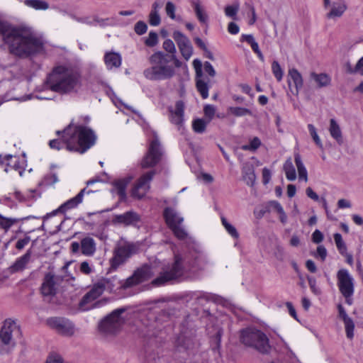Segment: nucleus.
I'll return each instance as SVG.
<instances>
[{
  "mask_svg": "<svg viewBox=\"0 0 363 363\" xmlns=\"http://www.w3.org/2000/svg\"><path fill=\"white\" fill-rule=\"evenodd\" d=\"M0 35L10 53L18 57H27L43 49L42 39L28 28L0 21Z\"/></svg>",
  "mask_w": 363,
  "mask_h": 363,
  "instance_id": "1",
  "label": "nucleus"
},
{
  "mask_svg": "<svg viewBox=\"0 0 363 363\" xmlns=\"http://www.w3.org/2000/svg\"><path fill=\"white\" fill-rule=\"evenodd\" d=\"M49 88L60 94H78L83 86L81 70L71 65H58L53 68L48 79Z\"/></svg>",
  "mask_w": 363,
  "mask_h": 363,
  "instance_id": "2",
  "label": "nucleus"
},
{
  "mask_svg": "<svg viewBox=\"0 0 363 363\" xmlns=\"http://www.w3.org/2000/svg\"><path fill=\"white\" fill-rule=\"evenodd\" d=\"M62 140L69 151L82 154L95 144L96 135L90 128L71 123L63 130Z\"/></svg>",
  "mask_w": 363,
  "mask_h": 363,
  "instance_id": "3",
  "label": "nucleus"
},
{
  "mask_svg": "<svg viewBox=\"0 0 363 363\" xmlns=\"http://www.w3.org/2000/svg\"><path fill=\"white\" fill-rule=\"evenodd\" d=\"M149 62L151 67L143 71L144 77L152 81H160L172 78L175 74V69L172 64L169 62V55L162 52H156L152 54Z\"/></svg>",
  "mask_w": 363,
  "mask_h": 363,
  "instance_id": "4",
  "label": "nucleus"
},
{
  "mask_svg": "<svg viewBox=\"0 0 363 363\" xmlns=\"http://www.w3.org/2000/svg\"><path fill=\"white\" fill-rule=\"evenodd\" d=\"M240 342L247 347L254 348L261 353H267L270 350L268 337L260 330L247 328L240 331Z\"/></svg>",
  "mask_w": 363,
  "mask_h": 363,
  "instance_id": "5",
  "label": "nucleus"
},
{
  "mask_svg": "<svg viewBox=\"0 0 363 363\" xmlns=\"http://www.w3.org/2000/svg\"><path fill=\"white\" fill-rule=\"evenodd\" d=\"M116 278H102L94 284L91 289L86 293L79 302V306L82 311H87L92 307L91 304L99 298L104 291H112L115 287Z\"/></svg>",
  "mask_w": 363,
  "mask_h": 363,
  "instance_id": "6",
  "label": "nucleus"
},
{
  "mask_svg": "<svg viewBox=\"0 0 363 363\" xmlns=\"http://www.w3.org/2000/svg\"><path fill=\"white\" fill-rule=\"evenodd\" d=\"M184 273V267L182 264V257L179 255H175L174 263L164 269L160 275L152 281V284L157 286L162 285L167 281L178 279Z\"/></svg>",
  "mask_w": 363,
  "mask_h": 363,
  "instance_id": "7",
  "label": "nucleus"
},
{
  "mask_svg": "<svg viewBox=\"0 0 363 363\" xmlns=\"http://www.w3.org/2000/svg\"><path fill=\"white\" fill-rule=\"evenodd\" d=\"M163 216L167 226L178 239L184 240L187 237L186 232L181 225L184 218L174 208H165Z\"/></svg>",
  "mask_w": 363,
  "mask_h": 363,
  "instance_id": "8",
  "label": "nucleus"
},
{
  "mask_svg": "<svg viewBox=\"0 0 363 363\" xmlns=\"http://www.w3.org/2000/svg\"><path fill=\"white\" fill-rule=\"evenodd\" d=\"M354 281L352 276L346 269H341L337 272V285L342 295L345 298L346 303L352 304L351 297L354 291Z\"/></svg>",
  "mask_w": 363,
  "mask_h": 363,
  "instance_id": "9",
  "label": "nucleus"
},
{
  "mask_svg": "<svg viewBox=\"0 0 363 363\" xmlns=\"http://www.w3.org/2000/svg\"><path fill=\"white\" fill-rule=\"evenodd\" d=\"M123 312V309L114 311L101 322L99 325L100 330L111 335H114L119 332L124 323V320L121 316Z\"/></svg>",
  "mask_w": 363,
  "mask_h": 363,
  "instance_id": "10",
  "label": "nucleus"
},
{
  "mask_svg": "<svg viewBox=\"0 0 363 363\" xmlns=\"http://www.w3.org/2000/svg\"><path fill=\"white\" fill-rule=\"evenodd\" d=\"M136 252L137 247L133 244L123 243L118 245L114 250L113 257L111 259V267L117 269Z\"/></svg>",
  "mask_w": 363,
  "mask_h": 363,
  "instance_id": "11",
  "label": "nucleus"
},
{
  "mask_svg": "<svg viewBox=\"0 0 363 363\" xmlns=\"http://www.w3.org/2000/svg\"><path fill=\"white\" fill-rule=\"evenodd\" d=\"M47 325L58 334L71 337L75 333V326L69 320L62 317H52L46 320Z\"/></svg>",
  "mask_w": 363,
  "mask_h": 363,
  "instance_id": "12",
  "label": "nucleus"
},
{
  "mask_svg": "<svg viewBox=\"0 0 363 363\" xmlns=\"http://www.w3.org/2000/svg\"><path fill=\"white\" fill-rule=\"evenodd\" d=\"M162 152L157 137L150 143L147 154L141 161L143 168H150L155 166L160 160Z\"/></svg>",
  "mask_w": 363,
  "mask_h": 363,
  "instance_id": "13",
  "label": "nucleus"
},
{
  "mask_svg": "<svg viewBox=\"0 0 363 363\" xmlns=\"http://www.w3.org/2000/svg\"><path fill=\"white\" fill-rule=\"evenodd\" d=\"M19 333L20 328L16 323L11 319H6L0 330V340L4 345L12 349L15 346L13 335Z\"/></svg>",
  "mask_w": 363,
  "mask_h": 363,
  "instance_id": "14",
  "label": "nucleus"
},
{
  "mask_svg": "<svg viewBox=\"0 0 363 363\" xmlns=\"http://www.w3.org/2000/svg\"><path fill=\"white\" fill-rule=\"evenodd\" d=\"M154 274L155 272L151 267L144 265L138 269L131 277H128L122 286L123 288H128L136 285L150 279Z\"/></svg>",
  "mask_w": 363,
  "mask_h": 363,
  "instance_id": "15",
  "label": "nucleus"
},
{
  "mask_svg": "<svg viewBox=\"0 0 363 363\" xmlns=\"http://www.w3.org/2000/svg\"><path fill=\"white\" fill-rule=\"evenodd\" d=\"M1 164L6 172L15 171L19 176H22L26 166V160L24 157L7 155L1 160Z\"/></svg>",
  "mask_w": 363,
  "mask_h": 363,
  "instance_id": "16",
  "label": "nucleus"
},
{
  "mask_svg": "<svg viewBox=\"0 0 363 363\" xmlns=\"http://www.w3.org/2000/svg\"><path fill=\"white\" fill-rule=\"evenodd\" d=\"M155 171H150L143 174L138 180L132 190V196L140 199L143 198L150 189V183L155 175Z\"/></svg>",
  "mask_w": 363,
  "mask_h": 363,
  "instance_id": "17",
  "label": "nucleus"
},
{
  "mask_svg": "<svg viewBox=\"0 0 363 363\" xmlns=\"http://www.w3.org/2000/svg\"><path fill=\"white\" fill-rule=\"evenodd\" d=\"M172 38L177 43L182 57L189 60L193 54V47L189 39L179 30L173 33Z\"/></svg>",
  "mask_w": 363,
  "mask_h": 363,
  "instance_id": "18",
  "label": "nucleus"
},
{
  "mask_svg": "<svg viewBox=\"0 0 363 363\" xmlns=\"http://www.w3.org/2000/svg\"><path fill=\"white\" fill-rule=\"evenodd\" d=\"M91 191H90V190L86 191V188L82 189L80 191V192L76 196L69 199L68 201H67L66 202L62 203L58 208L53 211L52 213H48L44 217V220H45L46 218H48L50 216H55L57 213H65L67 211L77 207L78 205L82 202L83 196H84V194L85 193L89 194Z\"/></svg>",
  "mask_w": 363,
  "mask_h": 363,
  "instance_id": "19",
  "label": "nucleus"
},
{
  "mask_svg": "<svg viewBox=\"0 0 363 363\" xmlns=\"http://www.w3.org/2000/svg\"><path fill=\"white\" fill-rule=\"evenodd\" d=\"M169 120L172 123L176 125L180 129L184 122V104L183 101H178L175 104L174 108H169Z\"/></svg>",
  "mask_w": 363,
  "mask_h": 363,
  "instance_id": "20",
  "label": "nucleus"
},
{
  "mask_svg": "<svg viewBox=\"0 0 363 363\" xmlns=\"http://www.w3.org/2000/svg\"><path fill=\"white\" fill-rule=\"evenodd\" d=\"M288 84L291 92L294 95H298L300 89L303 86V79L296 69L293 68L289 70Z\"/></svg>",
  "mask_w": 363,
  "mask_h": 363,
  "instance_id": "21",
  "label": "nucleus"
},
{
  "mask_svg": "<svg viewBox=\"0 0 363 363\" xmlns=\"http://www.w3.org/2000/svg\"><path fill=\"white\" fill-rule=\"evenodd\" d=\"M140 220V216L133 211H128L125 213L116 215L113 218V222L124 225H131L137 223Z\"/></svg>",
  "mask_w": 363,
  "mask_h": 363,
  "instance_id": "22",
  "label": "nucleus"
},
{
  "mask_svg": "<svg viewBox=\"0 0 363 363\" xmlns=\"http://www.w3.org/2000/svg\"><path fill=\"white\" fill-rule=\"evenodd\" d=\"M55 285V276L50 273L47 274L41 286L42 294L44 296L54 294L56 290Z\"/></svg>",
  "mask_w": 363,
  "mask_h": 363,
  "instance_id": "23",
  "label": "nucleus"
},
{
  "mask_svg": "<svg viewBox=\"0 0 363 363\" xmlns=\"http://www.w3.org/2000/svg\"><path fill=\"white\" fill-rule=\"evenodd\" d=\"M104 62L107 68L111 69L118 68L121 65L122 58L119 53L109 52L105 54Z\"/></svg>",
  "mask_w": 363,
  "mask_h": 363,
  "instance_id": "24",
  "label": "nucleus"
},
{
  "mask_svg": "<svg viewBox=\"0 0 363 363\" xmlns=\"http://www.w3.org/2000/svg\"><path fill=\"white\" fill-rule=\"evenodd\" d=\"M81 250L83 255L91 256L96 251V243L93 238L86 237L81 240Z\"/></svg>",
  "mask_w": 363,
  "mask_h": 363,
  "instance_id": "25",
  "label": "nucleus"
},
{
  "mask_svg": "<svg viewBox=\"0 0 363 363\" xmlns=\"http://www.w3.org/2000/svg\"><path fill=\"white\" fill-rule=\"evenodd\" d=\"M347 10V6L344 3H334L330 9V11L327 13L326 17L328 18H340L342 16L345 11Z\"/></svg>",
  "mask_w": 363,
  "mask_h": 363,
  "instance_id": "26",
  "label": "nucleus"
},
{
  "mask_svg": "<svg viewBox=\"0 0 363 363\" xmlns=\"http://www.w3.org/2000/svg\"><path fill=\"white\" fill-rule=\"evenodd\" d=\"M210 263V261L207 256L203 253H199L193 259L191 264V268L203 270Z\"/></svg>",
  "mask_w": 363,
  "mask_h": 363,
  "instance_id": "27",
  "label": "nucleus"
},
{
  "mask_svg": "<svg viewBox=\"0 0 363 363\" xmlns=\"http://www.w3.org/2000/svg\"><path fill=\"white\" fill-rule=\"evenodd\" d=\"M191 5L198 20L201 23H206L208 21V15L202 6L201 1L199 0L191 1Z\"/></svg>",
  "mask_w": 363,
  "mask_h": 363,
  "instance_id": "28",
  "label": "nucleus"
},
{
  "mask_svg": "<svg viewBox=\"0 0 363 363\" xmlns=\"http://www.w3.org/2000/svg\"><path fill=\"white\" fill-rule=\"evenodd\" d=\"M329 132L331 137L339 144L342 143V135L340 127L337 121L333 118L330 120Z\"/></svg>",
  "mask_w": 363,
  "mask_h": 363,
  "instance_id": "29",
  "label": "nucleus"
},
{
  "mask_svg": "<svg viewBox=\"0 0 363 363\" xmlns=\"http://www.w3.org/2000/svg\"><path fill=\"white\" fill-rule=\"evenodd\" d=\"M294 160L297 167L299 179L303 180L305 182H307L308 172L299 154H295Z\"/></svg>",
  "mask_w": 363,
  "mask_h": 363,
  "instance_id": "30",
  "label": "nucleus"
},
{
  "mask_svg": "<svg viewBox=\"0 0 363 363\" xmlns=\"http://www.w3.org/2000/svg\"><path fill=\"white\" fill-rule=\"evenodd\" d=\"M283 169L288 180L294 181L296 179V169L291 158H288L285 161Z\"/></svg>",
  "mask_w": 363,
  "mask_h": 363,
  "instance_id": "31",
  "label": "nucleus"
},
{
  "mask_svg": "<svg viewBox=\"0 0 363 363\" xmlns=\"http://www.w3.org/2000/svg\"><path fill=\"white\" fill-rule=\"evenodd\" d=\"M31 252L28 250L26 254L17 259L15 263L12 265V269L14 271L23 270L30 259Z\"/></svg>",
  "mask_w": 363,
  "mask_h": 363,
  "instance_id": "32",
  "label": "nucleus"
},
{
  "mask_svg": "<svg viewBox=\"0 0 363 363\" xmlns=\"http://www.w3.org/2000/svg\"><path fill=\"white\" fill-rule=\"evenodd\" d=\"M24 4L35 10H47L49 8L48 3L43 0H25Z\"/></svg>",
  "mask_w": 363,
  "mask_h": 363,
  "instance_id": "33",
  "label": "nucleus"
},
{
  "mask_svg": "<svg viewBox=\"0 0 363 363\" xmlns=\"http://www.w3.org/2000/svg\"><path fill=\"white\" fill-rule=\"evenodd\" d=\"M269 206L272 210L277 213L280 221L284 224L286 223L287 221V216L281 205L278 201H273L269 203Z\"/></svg>",
  "mask_w": 363,
  "mask_h": 363,
  "instance_id": "34",
  "label": "nucleus"
},
{
  "mask_svg": "<svg viewBox=\"0 0 363 363\" xmlns=\"http://www.w3.org/2000/svg\"><path fill=\"white\" fill-rule=\"evenodd\" d=\"M311 77L319 87L326 86L330 82V77L325 74L312 73Z\"/></svg>",
  "mask_w": 363,
  "mask_h": 363,
  "instance_id": "35",
  "label": "nucleus"
},
{
  "mask_svg": "<svg viewBox=\"0 0 363 363\" xmlns=\"http://www.w3.org/2000/svg\"><path fill=\"white\" fill-rule=\"evenodd\" d=\"M198 91L200 93L203 99H206L208 96L209 86L208 82H205L203 79H199L196 82Z\"/></svg>",
  "mask_w": 363,
  "mask_h": 363,
  "instance_id": "36",
  "label": "nucleus"
},
{
  "mask_svg": "<svg viewBox=\"0 0 363 363\" xmlns=\"http://www.w3.org/2000/svg\"><path fill=\"white\" fill-rule=\"evenodd\" d=\"M228 111L229 113L237 116V117H241L245 116L247 115H252V111L246 108L243 107H234L231 106L228 108Z\"/></svg>",
  "mask_w": 363,
  "mask_h": 363,
  "instance_id": "37",
  "label": "nucleus"
},
{
  "mask_svg": "<svg viewBox=\"0 0 363 363\" xmlns=\"http://www.w3.org/2000/svg\"><path fill=\"white\" fill-rule=\"evenodd\" d=\"M131 178H125L115 182L114 184L118 191V194L121 196H125V189L128 183L130 182Z\"/></svg>",
  "mask_w": 363,
  "mask_h": 363,
  "instance_id": "38",
  "label": "nucleus"
},
{
  "mask_svg": "<svg viewBox=\"0 0 363 363\" xmlns=\"http://www.w3.org/2000/svg\"><path fill=\"white\" fill-rule=\"evenodd\" d=\"M239 11V4H234L233 5H228L224 9L225 15L233 20H238V12Z\"/></svg>",
  "mask_w": 363,
  "mask_h": 363,
  "instance_id": "39",
  "label": "nucleus"
},
{
  "mask_svg": "<svg viewBox=\"0 0 363 363\" xmlns=\"http://www.w3.org/2000/svg\"><path fill=\"white\" fill-rule=\"evenodd\" d=\"M242 173L243 179L245 181L246 184L249 186H252L256 179L253 168L249 167L247 169H244Z\"/></svg>",
  "mask_w": 363,
  "mask_h": 363,
  "instance_id": "40",
  "label": "nucleus"
},
{
  "mask_svg": "<svg viewBox=\"0 0 363 363\" xmlns=\"http://www.w3.org/2000/svg\"><path fill=\"white\" fill-rule=\"evenodd\" d=\"M308 129L309 133H310L311 138H313L314 143H315V145L319 148L323 150V143H322V141H321L320 137L318 135V133H317V130H316V128H315V126L313 124H308Z\"/></svg>",
  "mask_w": 363,
  "mask_h": 363,
  "instance_id": "41",
  "label": "nucleus"
},
{
  "mask_svg": "<svg viewBox=\"0 0 363 363\" xmlns=\"http://www.w3.org/2000/svg\"><path fill=\"white\" fill-rule=\"evenodd\" d=\"M209 122L205 121L203 119L198 118L193 121V130L198 133H202L205 131L207 124Z\"/></svg>",
  "mask_w": 363,
  "mask_h": 363,
  "instance_id": "42",
  "label": "nucleus"
},
{
  "mask_svg": "<svg viewBox=\"0 0 363 363\" xmlns=\"http://www.w3.org/2000/svg\"><path fill=\"white\" fill-rule=\"evenodd\" d=\"M334 240L339 252L340 254L345 253V251H347V246L342 240V235L340 233H335Z\"/></svg>",
  "mask_w": 363,
  "mask_h": 363,
  "instance_id": "43",
  "label": "nucleus"
},
{
  "mask_svg": "<svg viewBox=\"0 0 363 363\" xmlns=\"http://www.w3.org/2000/svg\"><path fill=\"white\" fill-rule=\"evenodd\" d=\"M221 222L225 229L233 238H238L239 237V234L236 228L233 225L229 223L225 218L222 217Z\"/></svg>",
  "mask_w": 363,
  "mask_h": 363,
  "instance_id": "44",
  "label": "nucleus"
},
{
  "mask_svg": "<svg viewBox=\"0 0 363 363\" xmlns=\"http://www.w3.org/2000/svg\"><path fill=\"white\" fill-rule=\"evenodd\" d=\"M261 145V141L257 137H255L250 141L248 145H244L241 147L243 150L255 151Z\"/></svg>",
  "mask_w": 363,
  "mask_h": 363,
  "instance_id": "45",
  "label": "nucleus"
},
{
  "mask_svg": "<svg viewBox=\"0 0 363 363\" xmlns=\"http://www.w3.org/2000/svg\"><path fill=\"white\" fill-rule=\"evenodd\" d=\"M272 71L277 81H281L284 75V72L277 61H274L272 64Z\"/></svg>",
  "mask_w": 363,
  "mask_h": 363,
  "instance_id": "46",
  "label": "nucleus"
},
{
  "mask_svg": "<svg viewBox=\"0 0 363 363\" xmlns=\"http://www.w3.org/2000/svg\"><path fill=\"white\" fill-rule=\"evenodd\" d=\"M343 322L345 324L347 337L350 339H352L354 336V322L350 318H346V320H343Z\"/></svg>",
  "mask_w": 363,
  "mask_h": 363,
  "instance_id": "47",
  "label": "nucleus"
},
{
  "mask_svg": "<svg viewBox=\"0 0 363 363\" xmlns=\"http://www.w3.org/2000/svg\"><path fill=\"white\" fill-rule=\"evenodd\" d=\"M17 220L13 218H8L0 214V228L5 230H9Z\"/></svg>",
  "mask_w": 363,
  "mask_h": 363,
  "instance_id": "48",
  "label": "nucleus"
},
{
  "mask_svg": "<svg viewBox=\"0 0 363 363\" xmlns=\"http://www.w3.org/2000/svg\"><path fill=\"white\" fill-rule=\"evenodd\" d=\"M163 49L168 52L167 55H174L177 52V50L174 43L172 40L167 39L164 41L162 45Z\"/></svg>",
  "mask_w": 363,
  "mask_h": 363,
  "instance_id": "49",
  "label": "nucleus"
},
{
  "mask_svg": "<svg viewBox=\"0 0 363 363\" xmlns=\"http://www.w3.org/2000/svg\"><path fill=\"white\" fill-rule=\"evenodd\" d=\"M176 6L172 1H167L165 6L166 14L172 20L176 19Z\"/></svg>",
  "mask_w": 363,
  "mask_h": 363,
  "instance_id": "50",
  "label": "nucleus"
},
{
  "mask_svg": "<svg viewBox=\"0 0 363 363\" xmlns=\"http://www.w3.org/2000/svg\"><path fill=\"white\" fill-rule=\"evenodd\" d=\"M203 113L206 118H208V122H210L214 117L216 113V107L213 105H206L203 108Z\"/></svg>",
  "mask_w": 363,
  "mask_h": 363,
  "instance_id": "51",
  "label": "nucleus"
},
{
  "mask_svg": "<svg viewBox=\"0 0 363 363\" xmlns=\"http://www.w3.org/2000/svg\"><path fill=\"white\" fill-rule=\"evenodd\" d=\"M134 30L138 35H143L147 32V24L143 21H138L135 25Z\"/></svg>",
  "mask_w": 363,
  "mask_h": 363,
  "instance_id": "52",
  "label": "nucleus"
},
{
  "mask_svg": "<svg viewBox=\"0 0 363 363\" xmlns=\"http://www.w3.org/2000/svg\"><path fill=\"white\" fill-rule=\"evenodd\" d=\"M160 16L159 13L150 12L149 15V23L152 26H157L160 23Z\"/></svg>",
  "mask_w": 363,
  "mask_h": 363,
  "instance_id": "53",
  "label": "nucleus"
},
{
  "mask_svg": "<svg viewBox=\"0 0 363 363\" xmlns=\"http://www.w3.org/2000/svg\"><path fill=\"white\" fill-rule=\"evenodd\" d=\"M157 43V34L155 32H150L145 40V45L150 47L155 45Z\"/></svg>",
  "mask_w": 363,
  "mask_h": 363,
  "instance_id": "54",
  "label": "nucleus"
},
{
  "mask_svg": "<svg viewBox=\"0 0 363 363\" xmlns=\"http://www.w3.org/2000/svg\"><path fill=\"white\" fill-rule=\"evenodd\" d=\"M30 241V238L29 236H26L22 239H19L16 244V249L19 250L23 249L25 246L29 243Z\"/></svg>",
  "mask_w": 363,
  "mask_h": 363,
  "instance_id": "55",
  "label": "nucleus"
},
{
  "mask_svg": "<svg viewBox=\"0 0 363 363\" xmlns=\"http://www.w3.org/2000/svg\"><path fill=\"white\" fill-rule=\"evenodd\" d=\"M275 257L279 261H284L285 259V252L282 247L277 246L274 251Z\"/></svg>",
  "mask_w": 363,
  "mask_h": 363,
  "instance_id": "56",
  "label": "nucleus"
},
{
  "mask_svg": "<svg viewBox=\"0 0 363 363\" xmlns=\"http://www.w3.org/2000/svg\"><path fill=\"white\" fill-rule=\"evenodd\" d=\"M46 363H62V359L57 354H51L48 356Z\"/></svg>",
  "mask_w": 363,
  "mask_h": 363,
  "instance_id": "57",
  "label": "nucleus"
},
{
  "mask_svg": "<svg viewBox=\"0 0 363 363\" xmlns=\"http://www.w3.org/2000/svg\"><path fill=\"white\" fill-rule=\"evenodd\" d=\"M351 72H358V74L363 76V57H361L356 64L354 69L350 70Z\"/></svg>",
  "mask_w": 363,
  "mask_h": 363,
  "instance_id": "58",
  "label": "nucleus"
},
{
  "mask_svg": "<svg viewBox=\"0 0 363 363\" xmlns=\"http://www.w3.org/2000/svg\"><path fill=\"white\" fill-rule=\"evenodd\" d=\"M312 240L313 242L317 244L321 242L323 240L322 233L318 230H315L312 235Z\"/></svg>",
  "mask_w": 363,
  "mask_h": 363,
  "instance_id": "59",
  "label": "nucleus"
},
{
  "mask_svg": "<svg viewBox=\"0 0 363 363\" xmlns=\"http://www.w3.org/2000/svg\"><path fill=\"white\" fill-rule=\"evenodd\" d=\"M228 31L232 35H236L240 31L239 26L234 22H230L228 25Z\"/></svg>",
  "mask_w": 363,
  "mask_h": 363,
  "instance_id": "60",
  "label": "nucleus"
},
{
  "mask_svg": "<svg viewBox=\"0 0 363 363\" xmlns=\"http://www.w3.org/2000/svg\"><path fill=\"white\" fill-rule=\"evenodd\" d=\"M271 179V172L269 169L264 167L262 169V181L264 184H267Z\"/></svg>",
  "mask_w": 363,
  "mask_h": 363,
  "instance_id": "61",
  "label": "nucleus"
},
{
  "mask_svg": "<svg viewBox=\"0 0 363 363\" xmlns=\"http://www.w3.org/2000/svg\"><path fill=\"white\" fill-rule=\"evenodd\" d=\"M169 55V64H173V67L174 69L176 67H180L182 66V62L177 58L176 54L174 55Z\"/></svg>",
  "mask_w": 363,
  "mask_h": 363,
  "instance_id": "62",
  "label": "nucleus"
},
{
  "mask_svg": "<svg viewBox=\"0 0 363 363\" xmlns=\"http://www.w3.org/2000/svg\"><path fill=\"white\" fill-rule=\"evenodd\" d=\"M308 284H309L311 291L315 294H319L320 290L316 286V280L314 278H308Z\"/></svg>",
  "mask_w": 363,
  "mask_h": 363,
  "instance_id": "63",
  "label": "nucleus"
},
{
  "mask_svg": "<svg viewBox=\"0 0 363 363\" xmlns=\"http://www.w3.org/2000/svg\"><path fill=\"white\" fill-rule=\"evenodd\" d=\"M204 69L205 72L211 77H214L216 75V71L210 62H206L204 63Z\"/></svg>",
  "mask_w": 363,
  "mask_h": 363,
  "instance_id": "64",
  "label": "nucleus"
}]
</instances>
